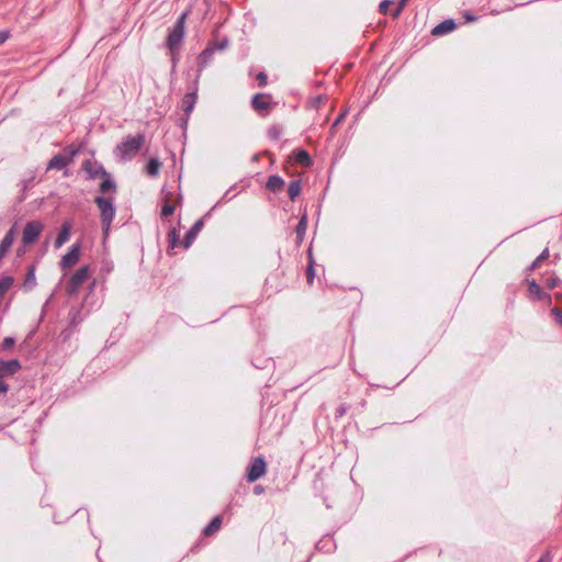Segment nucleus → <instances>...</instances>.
Returning a JSON list of instances; mask_svg holds the SVG:
<instances>
[{
  "label": "nucleus",
  "mask_w": 562,
  "mask_h": 562,
  "mask_svg": "<svg viewBox=\"0 0 562 562\" xmlns=\"http://www.w3.org/2000/svg\"><path fill=\"white\" fill-rule=\"evenodd\" d=\"M391 1L390 0H384L380 3L379 5V11L382 13V14H386L387 13V10H389V7L391 5Z\"/></svg>",
  "instance_id": "nucleus-29"
},
{
  "label": "nucleus",
  "mask_w": 562,
  "mask_h": 562,
  "mask_svg": "<svg viewBox=\"0 0 562 562\" xmlns=\"http://www.w3.org/2000/svg\"><path fill=\"white\" fill-rule=\"evenodd\" d=\"M528 293L529 296L533 300H542L547 295L543 293L540 285L537 284L535 280L528 282Z\"/></svg>",
  "instance_id": "nucleus-18"
},
{
  "label": "nucleus",
  "mask_w": 562,
  "mask_h": 562,
  "mask_svg": "<svg viewBox=\"0 0 562 562\" xmlns=\"http://www.w3.org/2000/svg\"><path fill=\"white\" fill-rule=\"evenodd\" d=\"M267 471V463L262 457H257L252 460L248 472H247V480L249 482H255L261 476L265 475Z\"/></svg>",
  "instance_id": "nucleus-9"
},
{
  "label": "nucleus",
  "mask_w": 562,
  "mask_h": 562,
  "mask_svg": "<svg viewBox=\"0 0 562 562\" xmlns=\"http://www.w3.org/2000/svg\"><path fill=\"white\" fill-rule=\"evenodd\" d=\"M256 79L258 81V85L260 87H265L268 82V77L265 72H259L257 76H256Z\"/></svg>",
  "instance_id": "nucleus-28"
},
{
  "label": "nucleus",
  "mask_w": 562,
  "mask_h": 562,
  "mask_svg": "<svg viewBox=\"0 0 562 562\" xmlns=\"http://www.w3.org/2000/svg\"><path fill=\"white\" fill-rule=\"evenodd\" d=\"M405 2H406V0H402V1L398 3V5H402V9H403V8H404V5H405Z\"/></svg>",
  "instance_id": "nucleus-38"
},
{
  "label": "nucleus",
  "mask_w": 562,
  "mask_h": 562,
  "mask_svg": "<svg viewBox=\"0 0 562 562\" xmlns=\"http://www.w3.org/2000/svg\"><path fill=\"white\" fill-rule=\"evenodd\" d=\"M294 161L303 167H308L312 164L308 153L304 149H299L293 155Z\"/></svg>",
  "instance_id": "nucleus-19"
},
{
  "label": "nucleus",
  "mask_w": 562,
  "mask_h": 562,
  "mask_svg": "<svg viewBox=\"0 0 562 562\" xmlns=\"http://www.w3.org/2000/svg\"><path fill=\"white\" fill-rule=\"evenodd\" d=\"M402 12V5H397V8L392 13L393 18H397Z\"/></svg>",
  "instance_id": "nucleus-36"
},
{
  "label": "nucleus",
  "mask_w": 562,
  "mask_h": 562,
  "mask_svg": "<svg viewBox=\"0 0 562 562\" xmlns=\"http://www.w3.org/2000/svg\"><path fill=\"white\" fill-rule=\"evenodd\" d=\"M21 364L18 360L2 361L0 360V392L7 393L8 385L3 383L2 379L4 376L11 375L20 370Z\"/></svg>",
  "instance_id": "nucleus-7"
},
{
  "label": "nucleus",
  "mask_w": 562,
  "mask_h": 562,
  "mask_svg": "<svg viewBox=\"0 0 562 562\" xmlns=\"http://www.w3.org/2000/svg\"><path fill=\"white\" fill-rule=\"evenodd\" d=\"M35 282V274H34V270L33 269H30L27 276H26V279H25V284H29V283H34Z\"/></svg>",
  "instance_id": "nucleus-32"
},
{
  "label": "nucleus",
  "mask_w": 562,
  "mask_h": 562,
  "mask_svg": "<svg viewBox=\"0 0 562 562\" xmlns=\"http://www.w3.org/2000/svg\"><path fill=\"white\" fill-rule=\"evenodd\" d=\"M537 562H552L550 553H544Z\"/></svg>",
  "instance_id": "nucleus-35"
},
{
  "label": "nucleus",
  "mask_w": 562,
  "mask_h": 562,
  "mask_svg": "<svg viewBox=\"0 0 562 562\" xmlns=\"http://www.w3.org/2000/svg\"><path fill=\"white\" fill-rule=\"evenodd\" d=\"M549 257V250L548 249H544L538 257L537 259L532 262V266L531 268L532 269H536L540 266V263L546 260L547 258Z\"/></svg>",
  "instance_id": "nucleus-24"
},
{
  "label": "nucleus",
  "mask_w": 562,
  "mask_h": 562,
  "mask_svg": "<svg viewBox=\"0 0 562 562\" xmlns=\"http://www.w3.org/2000/svg\"><path fill=\"white\" fill-rule=\"evenodd\" d=\"M161 168V162L157 158H150L146 165V173L149 177L158 176Z\"/></svg>",
  "instance_id": "nucleus-20"
},
{
  "label": "nucleus",
  "mask_w": 562,
  "mask_h": 562,
  "mask_svg": "<svg viewBox=\"0 0 562 562\" xmlns=\"http://www.w3.org/2000/svg\"><path fill=\"white\" fill-rule=\"evenodd\" d=\"M162 207H161V216L168 217L175 213L176 206L179 203V196L176 192L172 191H162Z\"/></svg>",
  "instance_id": "nucleus-8"
},
{
  "label": "nucleus",
  "mask_w": 562,
  "mask_h": 562,
  "mask_svg": "<svg viewBox=\"0 0 562 562\" xmlns=\"http://www.w3.org/2000/svg\"><path fill=\"white\" fill-rule=\"evenodd\" d=\"M222 527V518L220 516L214 517L211 522L204 528L203 535L211 537L216 533Z\"/></svg>",
  "instance_id": "nucleus-16"
},
{
  "label": "nucleus",
  "mask_w": 562,
  "mask_h": 562,
  "mask_svg": "<svg viewBox=\"0 0 562 562\" xmlns=\"http://www.w3.org/2000/svg\"><path fill=\"white\" fill-rule=\"evenodd\" d=\"M145 142V137L142 134L135 136H127L119 146L117 151L121 158L130 160L137 155Z\"/></svg>",
  "instance_id": "nucleus-2"
},
{
  "label": "nucleus",
  "mask_w": 562,
  "mask_h": 562,
  "mask_svg": "<svg viewBox=\"0 0 562 562\" xmlns=\"http://www.w3.org/2000/svg\"><path fill=\"white\" fill-rule=\"evenodd\" d=\"M9 38V32L0 31V45Z\"/></svg>",
  "instance_id": "nucleus-34"
},
{
  "label": "nucleus",
  "mask_w": 562,
  "mask_h": 562,
  "mask_svg": "<svg viewBox=\"0 0 562 562\" xmlns=\"http://www.w3.org/2000/svg\"><path fill=\"white\" fill-rule=\"evenodd\" d=\"M560 283V280L559 278L557 277H550L546 280V285L549 288V289H554L559 285Z\"/></svg>",
  "instance_id": "nucleus-27"
},
{
  "label": "nucleus",
  "mask_w": 562,
  "mask_h": 562,
  "mask_svg": "<svg viewBox=\"0 0 562 562\" xmlns=\"http://www.w3.org/2000/svg\"><path fill=\"white\" fill-rule=\"evenodd\" d=\"M13 344H14L13 338L7 337V338H4V340H3V342H2V346H3V348H5V349H7V348L12 347V346H13Z\"/></svg>",
  "instance_id": "nucleus-33"
},
{
  "label": "nucleus",
  "mask_w": 562,
  "mask_h": 562,
  "mask_svg": "<svg viewBox=\"0 0 562 562\" xmlns=\"http://www.w3.org/2000/svg\"><path fill=\"white\" fill-rule=\"evenodd\" d=\"M204 226V222L202 218L198 220L193 226L190 228V231L187 233L184 239H183V247L189 248L193 240L195 239L196 235L202 231Z\"/></svg>",
  "instance_id": "nucleus-12"
},
{
  "label": "nucleus",
  "mask_w": 562,
  "mask_h": 562,
  "mask_svg": "<svg viewBox=\"0 0 562 562\" xmlns=\"http://www.w3.org/2000/svg\"><path fill=\"white\" fill-rule=\"evenodd\" d=\"M314 278H315V270H314V267H313V262L310 261V265H308L307 270H306L307 283L308 284H313Z\"/></svg>",
  "instance_id": "nucleus-25"
},
{
  "label": "nucleus",
  "mask_w": 562,
  "mask_h": 562,
  "mask_svg": "<svg viewBox=\"0 0 562 562\" xmlns=\"http://www.w3.org/2000/svg\"><path fill=\"white\" fill-rule=\"evenodd\" d=\"M78 148L74 145L67 146L61 154L55 155L48 162L47 169L61 170L72 162Z\"/></svg>",
  "instance_id": "nucleus-3"
},
{
  "label": "nucleus",
  "mask_w": 562,
  "mask_h": 562,
  "mask_svg": "<svg viewBox=\"0 0 562 562\" xmlns=\"http://www.w3.org/2000/svg\"><path fill=\"white\" fill-rule=\"evenodd\" d=\"M187 15L188 13L186 12L178 19L176 26L168 35L167 43L170 49L176 48L182 41L184 34V21L187 19Z\"/></svg>",
  "instance_id": "nucleus-6"
},
{
  "label": "nucleus",
  "mask_w": 562,
  "mask_h": 562,
  "mask_svg": "<svg viewBox=\"0 0 562 562\" xmlns=\"http://www.w3.org/2000/svg\"><path fill=\"white\" fill-rule=\"evenodd\" d=\"M306 229H307V218H306V215H303L301 217L299 224L296 225V229H295L296 237H297L299 241L303 240Z\"/></svg>",
  "instance_id": "nucleus-22"
},
{
  "label": "nucleus",
  "mask_w": 562,
  "mask_h": 562,
  "mask_svg": "<svg viewBox=\"0 0 562 562\" xmlns=\"http://www.w3.org/2000/svg\"><path fill=\"white\" fill-rule=\"evenodd\" d=\"M12 277H3L0 279V296H2L12 285H13Z\"/></svg>",
  "instance_id": "nucleus-23"
},
{
  "label": "nucleus",
  "mask_w": 562,
  "mask_h": 562,
  "mask_svg": "<svg viewBox=\"0 0 562 562\" xmlns=\"http://www.w3.org/2000/svg\"><path fill=\"white\" fill-rule=\"evenodd\" d=\"M284 181L279 176H271L267 181V189L272 192H280L283 190Z\"/></svg>",
  "instance_id": "nucleus-17"
},
{
  "label": "nucleus",
  "mask_w": 562,
  "mask_h": 562,
  "mask_svg": "<svg viewBox=\"0 0 562 562\" xmlns=\"http://www.w3.org/2000/svg\"><path fill=\"white\" fill-rule=\"evenodd\" d=\"M198 95L195 92H190L184 94L181 101V109L186 113L187 116L193 111L194 105L196 103Z\"/></svg>",
  "instance_id": "nucleus-14"
},
{
  "label": "nucleus",
  "mask_w": 562,
  "mask_h": 562,
  "mask_svg": "<svg viewBox=\"0 0 562 562\" xmlns=\"http://www.w3.org/2000/svg\"><path fill=\"white\" fill-rule=\"evenodd\" d=\"M114 183L110 179H104L100 184V190L105 193L111 189H114Z\"/></svg>",
  "instance_id": "nucleus-26"
},
{
  "label": "nucleus",
  "mask_w": 562,
  "mask_h": 562,
  "mask_svg": "<svg viewBox=\"0 0 562 562\" xmlns=\"http://www.w3.org/2000/svg\"><path fill=\"white\" fill-rule=\"evenodd\" d=\"M271 97L265 93H257L252 97L251 106L258 113H267L272 104Z\"/></svg>",
  "instance_id": "nucleus-10"
},
{
  "label": "nucleus",
  "mask_w": 562,
  "mask_h": 562,
  "mask_svg": "<svg viewBox=\"0 0 562 562\" xmlns=\"http://www.w3.org/2000/svg\"><path fill=\"white\" fill-rule=\"evenodd\" d=\"M301 192V182L299 180H293L290 182L288 188L289 198L294 201Z\"/></svg>",
  "instance_id": "nucleus-21"
},
{
  "label": "nucleus",
  "mask_w": 562,
  "mask_h": 562,
  "mask_svg": "<svg viewBox=\"0 0 562 562\" xmlns=\"http://www.w3.org/2000/svg\"><path fill=\"white\" fill-rule=\"evenodd\" d=\"M89 278V267L85 266L79 268L70 278L69 283L67 285V292L69 294H76L78 290L81 288V285L88 280Z\"/></svg>",
  "instance_id": "nucleus-5"
},
{
  "label": "nucleus",
  "mask_w": 562,
  "mask_h": 562,
  "mask_svg": "<svg viewBox=\"0 0 562 562\" xmlns=\"http://www.w3.org/2000/svg\"><path fill=\"white\" fill-rule=\"evenodd\" d=\"M464 18H465V20H467L468 22H472V21H474V20H475V18H474L471 13H469V12H465V13H464Z\"/></svg>",
  "instance_id": "nucleus-37"
},
{
  "label": "nucleus",
  "mask_w": 562,
  "mask_h": 562,
  "mask_svg": "<svg viewBox=\"0 0 562 562\" xmlns=\"http://www.w3.org/2000/svg\"><path fill=\"white\" fill-rule=\"evenodd\" d=\"M551 312L554 315L555 322L562 325V310L554 307Z\"/></svg>",
  "instance_id": "nucleus-30"
},
{
  "label": "nucleus",
  "mask_w": 562,
  "mask_h": 562,
  "mask_svg": "<svg viewBox=\"0 0 562 562\" xmlns=\"http://www.w3.org/2000/svg\"><path fill=\"white\" fill-rule=\"evenodd\" d=\"M169 238H170L171 247L173 248L178 241V235H177L176 229H173L169 233Z\"/></svg>",
  "instance_id": "nucleus-31"
},
{
  "label": "nucleus",
  "mask_w": 562,
  "mask_h": 562,
  "mask_svg": "<svg viewBox=\"0 0 562 562\" xmlns=\"http://www.w3.org/2000/svg\"><path fill=\"white\" fill-rule=\"evenodd\" d=\"M70 231H71V225L69 222H65L61 226V229L55 240V247L56 248H59L61 247L66 241L69 240V237H70Z\"/></svg>",
  "instance_id": "nucleus-15"
},
{
  "label": "nucleus",
  "mask_w": 562,
  "mask_h": 562,
  "mask_svg": "<svg viewBox=\"0 0 562 562\" xmlns=\"http://www.w3.org/2000/svg\"><path fill=\"white\" fill-rule=\"evenodd\" d=\"M43 224L40 221L27 222L22 234V243L27 246L37 240L43 232Z\"/></svg>",
  "instance_id": "nucleus-4"
},
{
  "label": "nucleus",
  "mask_w": 562,
  "mask_h": 562,
  "mask_svg": "<svg viewBox=\"0 0 562 562\" xmlns=\"http://www.w3.org/2000/svg\"><path fill=\"white\" fill-rule=\"evenodd\" d=\"M95 204L100 211L103 236L106 238L111 223L115 216V209L113 206L112 200L103 196H98L95 199Z\"/></svg>",
  "instance_id": "nucleus-1"
},
{
  "label": "nucleus",
  "mask_w": 562,
  "mask_h": 562,
  "mask_svg": "<svg viewBox=\"0 0 562 562\" xmlns=\"http://www.w3.org/2000/svg\"><path fill=\"white\" fill-rule=\"evenodd\" d=\"M454 29L456 23L453 20H445L432 29L431 34L435 36H441L452 32Z\"/></svg>",
  "instance_id": "nucleus-13"
},
{
  "label": "nucleus",
  "mask_w": 562,
  "mask_h": 562,
  "mask_svg": "<svg viewBox=\"0 0 562 562\" xmlns=\"http://www.w3.org/2000/svg\"><path fill=\"white\" fill-rule=\"evenodd\" d=\"M80 257V247L79 245L75 244L71 246L69 251L61 258L60 265L63 269H68L74 267L78 261Z\"/></svg>",
  "instance_id": "nucleus-11"
}]
</instances>
